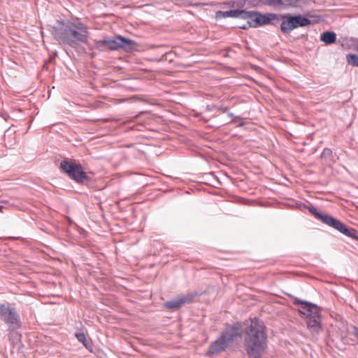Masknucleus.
Wrapping results in <instances>:
<instances>
[{"instance_id": "1", "label": "nucleus", "mask_w": 358, "mask_h": 358, "mask_svg": "<svg viewBox=\"0 0 358 358\" xmlns=\"http://www.w3.org/2000/svg\"><path fill=\"white\" fill-rule=\"evenodd\" d=\"M52 33L60 44L78 48L87 44L90 38L88 27L79 20H66L52 27Z\"/></svg>"}, {"instance_id": "2", "label": "nucleus", "mask_w": 358, "mask_h": 358, "mask_svg": "<svg viewBox=\"0 0 358 358\" xmlns=\"http://www.w3.org/2000/svg\"><path fill=\"white\" fill-rule=\"evenodd\" d=\"M244 345L248 356L259 358L266 348V327L258 318L252 319L244 330Z\"/></svg>"}, {"instance_id": "3", "label": "nucleus", "mask_w": 358, "mask_h": 358, "mask_svg": "<svg viewBox=\"0 0 358 358\" xmlns=\"http://www.w3.org/2000/svg\"><path fill=\"white\" fill-rule=\"evenodd\" d=\"M241 325L236 323L227 327L221 335L213 342L208 350V355L213 356L224 351L238 338L241 336Z\"/></svg>"}, {"instance_id": "4", "label": "nucleus", "mask_w": 358, "mask_h": 358, "mask_svg": "<svg viewBox=\"0 0 358 358\" xmlns=\"http://www.w3.org/2000/svg\"><path fill=\"white\" fill-rule=\"evenodd\" d=\"M294 303L299 306V311L306 318L308 329L313 333H319L322 330V319L318 306L299 299H296Z\"/></svg>"}, {"instance_id": "5", "label": "nucleus", "mask_w": 358, "mask_h": 358, "mask_svg": "<svg viewBox=\"0 0 358 358\" xmlns=\"http://www.w3.org/2000/svg\"><path fill=\"white\" fill-rule=\"evenodd\" d=\"M307 208L312 215H313L317 220H320L322 223L338 230V231L348 237L358 240V232L356 229L348 227L345 224L341 222L340 220L334 218L331 215L319 211L313 206H308L307 207Z\"/></svg>"}, {"instance_id": "6", "label": "nucleus", "mask_w": 358, "mask_h": 358, "mask_svg": "<svg viewBox=\"0 0 358 358\" xmlns=\"http://www.w3.org/2000/svg\"><path fill=\"white\" fill-rule=\"evenodd\" d=\"M135 45L136 43L134 41L120 36L114 38H106L95 42L96 48L101 51H103L106 48H108L112 50L123 49L129 52L135 48Z\"/></svg>"}, {"instance_id": "7", "label": "nucleus", "mask_w": 358, "mask_h": 358, "mask_svg": "<svg viewBox=\"0 0 358 358\" xmlns=\"http://www.w3.org/2000/svg\"><path fill=\"white\" fill-rule=\"evenodd\" d=\"M60 169L73 180L79 184H84L89 180V177L84 171L82 165L75 160L64 159L60 163Z\"/></svg>"}, {"instance_id": "8", "label": "nucleus", "mask_w": 358, "mask_h": 358, "mask_svg": "<svg viewBox=\"0 0 358 358\" xmlns=\"http://www.w3.org/2000/svg\"><path fill=\"white\" fill-rule=\"evenodd\" d=\"M282 21L280 24L281 31L283 33H289L294 29L299 27H306L310 24L311 21L303 16L284 15L282 16Z\"/></svg>"}, {"instance_id": "9", "label": "nucleus", "mask_w": 358, "mask_h": 358, "mask_svg": "<svg viewBox=\"0 0 358 358\" xmlns=\"http://www.w3.org/2000/svg\"><path fill=\"white\" fill-rule=\"evenodd\" d=\"M0 318L9 328L15 329L20 327V317L15 308L0 304Z\"/></svg>"}, {"instance_id": "10", "label": "nucleus", "mask_w": 358, "mask_h": 358, "mask_svg": "<svg viewBox=\"0 0 358 358\" xmlns=\"http://www.w3.org/2000/svg\"><path fill=\"white\" fill-rule=\"evenodd\" d=\"M198 295V292H193L178 296L177 297L166 301L164 303V307L169 310L178 309L184 304L192 303L194 299Z\"/></svg>"}, {"instance_id": "11", "label": "nucleus", "mask_w": 358, "mask_h": 358, "mask_svg": "<svg viewBox=\"0 0 358 358\" xmlns=\"http://www.w3.org/2000/svg\"><path fill=\"white\" fill-rule=\"evenodd\" d=\"M245 14L247 15H242L241 19L246 20L248 24L251 27H257L268 23V15H267L262 16L257 12L246 10Z\"/></svg>"}, {"instance_id": "12", "label": "nucleus", "mask_w": 358, "mask_h": 358, "mask_svg": "<svg viewBox=\"0 0 358 358\" xmlns=\"http://www.w3.org/2000/svg\"><path fill=\"white\" fill-rule=\"evenodd\" d=\"M308 0H270V6L275 8L281 9L286 7H301Z\"/></svg>"}, {"instance_id": "13", "label": "nucleus", "mask_w": 358, "mask_h": 358, "mask_svg": "<svg viewBox=\"0 0 358 358\" xmlns=\"http://www.w3.org/2000/svg\"><path fill=\"white\" fill-rule=\"evenodd\" d=\"M246 15L245 10H230L227 11H221L219 10L216 13L217 17H238V18H242V15Z\"/></svg>"}, {"instance_id": "14", "label": "nucleus", "mask_w": 358, "mask_h": 358, "mask_svg": "<svg viewBox=\"0 0 358 358\" xmlns=\"http://www.w3.org/2000/svg\"><path fill=\"white\" fill-rule=\"evenodd\" d=\"M320 40L326 44L334 43L336 41V34L333 31H324L321 34Z\"/></svg>"}, {"instance_id": "15", "label": "nucleus", "mask_w": 358, "mask_h": 358, "mask_svg": "<svg viewBox=\"0 0 358 358\" xmlns=\"http://www.w3.org/2000/svg\"><path fill=\"white\" fill-rule=\"evenodd\" d=\"M75 336L76 337L78 341L79 342H80L81 343H83V345L87 349L91 348V345H90V342L87 340L85 334L81 330L77 331L76 333L75 334Z\"/></svg>"}, {"instance_id": "16", "label": "nucleus", "mask_w": 358, "mask_h": 358, "mask_svg": "<svg viewBox=\"0 0 358 358\" xmlns=\"http://www.w3.org/2000/svg\"><path fill=\"white\" fill-rule=\"evenodd\" d=\"M346 59L348 64L353 66H358V55L349 53L347 55Z\"/></svg>"}, {"instance_id": "17", "label": "nucleus", "mask_w": 358, "mask_h": 358, "mask_svg": "<svg viewBox=\"0 0 358 358\" xmlns=\"http://www.w3.org/2000/svg\"><path fill=\"white\" fill-rule=\"evenodd\" d=\"M332 155V151L330 148H324L322 152L321 153V158H328Z\"/></svg>"}, {"instance_id": "18", "label": "nucleus", "mask_w": 358, "mask_h": 358, "mask_svg": "<svg viewBox=\"0 0 358 358\" xmlns=\"http://www.w3.org/2000/svg\"><path fill=\"white\" fill-rule=\"evenodd\" d=\"M352 334L357 338V339L358 340V327H352Z\"/></svg>"}, {"instance_id": "19", "label": "nucleus", "mask_w": 358, "mask_h": 358, "mask_svg": "<svg viewBox=\"0 0 358 358\" xmlns=\"http://www.w3.org/2000/svg\"><path fill=\"white\" fill-rule=\"evenodd\" d=\"M259 206H262V207H267V206H268L267 202L259 201Z\"/></svg>"}, {"instance_id": "20", "label": "nucleus", "mask_w": 358, "mask_h": 358, "mask_svg": "<svg viewBox=\"0 0 358 358\" xmlns=\"http://www.w3.org/2000/svg\"><path fill=\"white\" fill-rule=\"evenodd\" d=\"M275 18V15L270 13V22Z\"/></svg>"}, {"instance_id": "21", "label": "nucleus", "mask_w": 358, "mask_h": 358, "mask_svg": "<svg viewBox=\"0 0 358 358\" xmlns=\"http://www.w3.org/2000/svg\"><path fill=\"white\" fill-rule=\"evenodd\" d=\"M357 50H358V46H357Z\"/></svg>"}]
</instances>
